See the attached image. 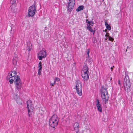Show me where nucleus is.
<instances>
[{
  "instance_id": "6",
  "label": "nucleus",
  "mask_w": 133,
  "mask_h": 133,
  "mask_svg": "<svg viewBox=\"0 0 133 133\" xmlns=\"http://www.w3.org/2000/svg\"><path fill=\"white\" fill-rule=\"evenodd\" d=\"M75 87L77 93L79 96L82 95V84L79 80L77 81Z\"/></svg>"
},
{
  "instance_id": "15",
  "label": "nucleus",
  "mask_w": 133,
  "mask_h": 133,
  "mask_svg": "<svg viewBox=\"0 0 133 133\" xmlns=\"http://www.w3.org/2000/svg\"><path fill=\"white\" fill-rule=\"evenodd\" d=\"M27 50L29 51L31 50V49H32V44L31 42H28L27 43Z\"/></svg>"
},
{
  "instance_id": "16",
  "label": "nucleus",
  "mask_w": 133,
  "mask_h": 133,
  "mask_svg": "<svg viewBox=\"0 0 133 133\" xmlns=\"http://www.w3.org/2000/svg\"><path fill=\"white\" fill-rule=\"evenodd\" d=\"M88 69H89L88 66L86 65H85L83 68L82 72H89L88 71Z\"/></svg>"
},
{
  "instance_id": "37",
  "label": "nucleus",
  "mask_w": 133,
  "mask_h": 133,
  "mask_svg": "<svg viewBox=\"0 0 133 133\" xmlns=\"http://www.w3.org/2000/svg\"><path fill=\"white\" fill-rule=\"evenodd\" d=\"M127 49H126V50H125L126 51V52H127Z\"/></svg>"
},
{
  "instance_id": "5",
  "label": "nucleus",
  "mask_w": 133,
  "mask_h": 133,
  "mask_svg": "<svg viewBox=\"0 0 133 133\" xmlns=\"http://www.w3.org/2000/svg\"><path fill=\"white\" fill-rule=\"evenodd\" d=\"M27 108L28 110V115L29 117L32 115L34 108L33 105L30 100L27 102Z\"/></svg>"
},
{
  "instance_id": "35",
  "label": "nucleus",
  "mask_w": 133,
  "mask_h": 133,
  "mask_svg": "<svg viewBox=\"0 0 133 133\" xmlns=\"http://www.w3.org/2000/svg\"><path fill=\"white\" fill-rule=\"evenodd\" d=\"M17 57V55H15V57Z\"/></svg>"
},
{
  "instance_id": "18",
  "label": "nucleus",
  "mask_w": 133,
  "mask_h": 133,
  "mask_svg": "<svg viewBox=\"0 0 133 133\" xmlns=\"http://www.w3.org/2000/svg\"><path fill=\"white\" fill-rule=\"evenodd\" d=\"M87 29L89 30L91 32H93V34L95 33V31H94L92 29L91 27L89 25L87 24Z\"/></svg>"
},
{
  "instance_id": "28",
  "label": "nucleus",
  "mask_w": 133,
  "mask_h": 133,
  "mask_svg": "<svg viewBox=\"0 0 133 133\" xmlns=\"http://www.w3.org/2000/svg\"><path fill=\"white\" fill-rule=\"evenodd\" d=\"M11 9L12 10V11L13 12H15L16 10L15 6L14 9H12L11 6Z\"/></svg>"
},
{
  "instance_id": "17",
  "label": "nucleus",
  "mask_w": 133,
  "mask_h": 133,
  "mask_svg": "<svg viewBox=\"0 0 133 133\" xmlns=\"http://www.w3.org/2000/svg\"><path fill=\"white\" fill-rule=\"evenodd\" d=\"M17 74V72L15 71H11V74L9 73L8 74H9V76H11V77H14L16 76H17L16 75ZM17 76H18L17 75Z\"/></svg>"
},
{
  "instance_id": "24",
  "label": "nucleus",
  "mask_w": 133,
  "mask_h": 133,
  "mask_svg": "<svg viewBox=\"0 0 133 133\" xmlns=\"http://www.w3.org/2000/svg\"><path fill=\"white\" fill-rule=\"evenodd\" d=\"M56 84V81H54V83H50V85L51 86V87L54 86V85H55Z\"/></svg>"
},
{
  "instance_id": "8",
  "label": "nucleus",
  "mask_w": 133,
  "mask_h": 133,
  "mask_svg": "<svg viewBox=\"0 0 133 133\" xmlns=\"http://www.w3.org/2000/svg\"><path fill=\"white\" fill-rule=\"evenodd\" d=\"M38 57L39 60H41L42 58L46 57V52L44 51H40L38 54Z\"/></svg>"
},
{
  "instance_id": "1",
  "label": "nucleus",
  "mask_w": 133,
  "mask_h": 133,
  "mask_svg": "<svg viewBox=\"0 0 133 133\" xmlns=\"http://www.w3.org/2000/svg\"><path fill=\"white\" fill-rule=\"evenodd\" d=\"M101 94L102 100L105 104H106L108 100L109 96L107 89L105 87H101Z\"/></svg>"
},
{
  "instance_id": "33",
  "label": "nucleus",
  "mask_w": 133,
  "mask_h": 133,
  "mask_svg": "<svg viewBox=\"0 0 133 133\" xmlns=\"http://www.w3.org/2000/svg\"><path fill=\"white\" fill-rule=\"evenodd\" d=\"M105 25L106 26H108V25H109L106 22H105Z\"/></svg>"
},
{
  "instance_id": "20",
  "label": "nucleus",
  "mask_w": 133,
  "mask_h": 133,
  "mask_svg": "<svg viewBox=\"0 0 133 133\" xmlns=\"http://www.w3.org/2000/svg\"><path fill=\"white\" fill-rule=\"evenodd\" d=\"M18 58L17 57H14L13 59V64L15 65L16 64L18 60Z\"/></svg>"
},
{
  "instance_id": "2",
  "label": "nucleus",
  "mask_w": 133,
  "mask_h": 133,
  "mask_svg": "<svg viewBox=\"0 0 133 133\" xmlns=\"http://www.w3.org/2000/svg\"><path fill=\"white\" fill-rule=\"evenodd\" d=\"M58 119L57 115H53L49 121L50 125L51 127L54 128L58 125Z\"/></svg>"
},
{
  "instance_id": "40",
  "label": "nucleus",
  "mask_w": 133,
  "mask_h": 133,
  "mask_svg": "<svg viewBox=\"0 0 133 133\" xmlns=\"http://www.w3.org/2000/svg\"><path fill=\"white\" fill-rule=\"evenodd\" d=\"M113 67H114V66H113Z\"/></svg>"
},
{
  "instance_id": "12",
  "label": "nucleus",
  "mask_w": 133,
  "mask_h": 133,
  "mask_svg": "<svg viewBox=\"0 0 133 133\" xmlns=\"http://www.w3.org/2000/svg\"><path fill=\"white\" fill-rule=\"evenodd\" d=\"M73 127L74 128V130L77 133L78 132L79 129V123L77 122L75 123L73 125Z\"/></svg>"
},
{
  "instance_id": "23",
  "label": "nucleus",
  "mask_w": 133,
  "mask_h": 133,
  "mask_svg": "<svg viewBox=\"0 0 133 133\" xmlns=\"http://www.w3.org/2000/svg\"><path fill=\"white\" fill-rule=\"evenodd\" d=\"M90 52V51L89 49H88L87 50V53L88 55V56L86 57L87 59L89 57V53Z\"/></svg>"
},
{
  "instance_id": "32",
  "label": "nucleus",
  "mask_w": 133,
  "mask_h": 133,
  "mask_svg": "<svg viewBox=\"0 0 133 133\" xmlns=\"http://www.w3.org/2000/svg\"><path fill=\"white\" fill-rule=\"evenodd\" d=\"M118 84L119 86L121 87V85L120 83V81L119 80L118 81Z\"/></svg>"
},
{
  "instance_id": "25",
  "label": "nucleus",
  "mask_w": 133,
  "mask_h": 133,
  "mask_svg": "<svg viewBox=\"0 0 133 133\" xmlns=\"http://www.w3.org/2000/svg\"><path fill=\"white\" fill-rule=\"evenodd\" d=\"M109 40L111 41H113L114 40V39L113 38H112L110 36H109V37L108 38Z\"/></svg>"
},
{
  "instance_id": "21",
  "label": "nucleus",
  "mask_w": 133,
  "mask_h": 133,
  "mask_svg": "<svg viewBox=\"0 0 133 133\" xmlns=\"http://www.w3.org/2000/svg\"><path fill=\"white\" fill-rule=\"evenodd\" d=\"M84 6L83 5L79 6L76 9V11L79 12L82 10H83L84 8Z\"/></svg>"
},
{
  "instance_id": "10",
  "label": "nucleus",
  "mask_w": 133,
  "mask_h": 133,
  "mask_svg": "<svg viewBox=\"0 0 133 133\" xmlns=\"http://www.w3.org/2000/svg\"><path fill=\"white\" fill-rule=\"evenodd\" d=\"M88 72H81V75L85 81H87L89 79V76L88 75Z\"/></svg>"
},
{
  "instance_id": "11",
  "label": "nucleus",
  "mask_w": 133,
  "mask_h": 133,
  "mask_svg": "<svg viewBox=\"0 0 133 133\" xmlns=\"http://www.w3.org/2000/svg\"><path fill=\"white\" fill-rule=\"evenodd\" d=\"M96 107L98 111L100 112H102V107L98 99L96 100Z\"/></svg>"
},
{
  "instance_id": "7",
  "label": "nucleus",
  "mask_w": 133,
  "mask_h": 133,
  "mask_svg": "<svg viewBox=\"0 0 133 133\" xmlns=\"http://www.w3.org/2000/svg\"><path fill=\"white\" fill-rule=\"evenodd\" d=\"M35 5L34 3L29 7L28 12V16L32 17L34 15L36 11Z\"/></svg>"
},
{
  "instance_id": "26",
  "label": "nucleus",
  "mask_w": 133,
  "mask_h": 133,
  "mask_svg": "<svg viewBox=\"0 0 133 133\" xmlns=\"http://www.w3.org/2000/svg\"><path fill=\"white\" fill-rule=\"evenodd\" d=\"M94 22L92 21H90V23L89 24V25L90 26V25L93 26L94 25Z\"/></svg>"
},
{
  "instance_id": "13",
  "label": "nucleus",
  "mask_w": 133,
  "mask_h": 133,
  "mask_svg": "<svg viewBox=\"0 0 133 133\" xmlns=\"http://www.w3.org/2000/svg\"><path fill=\"white\" fill-rule=\"evenodd\" d=\"M42 63L41 62H40L38 64V68L39 69L38 71V74L39 75H40L41 74V71H42Z\"/></svg>"
},
{
  "instance_id": "36",
  "label": "nucleus",
  "mask_w": 133,
  "mask_h": 133,
  "mask_svg": "<svg viewBox=\"0 0 133 133\" xmlns=\"http://www.w3.org/2000/svg\"><path fill=\"white\" fill-rule=\"evenodd\" d=\"M107 39H108V38L107 37L106 38H105V40H107Z\"/></svg>"
},
{
  "instance_id": "27",
  "label": "nucleus",
  "mask_w": 133,
  "mask_h": 133,
  "mask_svg": "<svg viewBox=\"0 0 133 133\" xmlns=\"http://www.w3.org/2000/svg\"><path fill=\"white\" fill-rule=\"evenodd\" d=\"M60 81V79L58 77H56L55 80L54 81Z\"/></svg>"
},
{
  "instance_id": "39",
  "label": "nucleus",
  "mask_w": 133,
  "mask_h": 133,
  "mask_svg": "<svg viewBox=\"0 0 133 133\" xmlns=\"http://www.w3.org/2000/svg\"><path fill=\"white\" fill-rule=\"evenodd\" d=\"M128 47H127V49H128Z\"/></svg>"
},
{
  "instance_id": "22",
  "label": "nucleus",
  "mask_w": 133,
  "mask_h": 133,
  "mask_svg": "<svg viewBox=\"0 0 133 133\" xmlns=\"http://www.w3.org/2000/svg\"><path fill=\"white\" fill-rule=\"evenodd\" d=\"M16 0H11V3L12 5H14L15 6V4L16 3Z\"/></svg>"
},
{
  "instance_id": "34",
  "label": "nucleus",
  "mask_w": 133,
  "mask_h": 133,
  "mask_svg": "<svg viewBox=\"0 0 133 133\" xmlns=\"http://www.w3.org/2000/svg\"><path fill=\"white\" fill-rule=\"evenodd\" d=\"M110 69L111 71H112V67H111L110 68Z\"/></svg>"
},
{
  "instance_id": "29",
  "label": "nucleus",
  "mask_w": 133,
  "mask_h": 133,
  "mask_svg": "<svg viewBox=\"0 0 133 133\" xmlns=\"http://www.w3.org/2000/svg\"><path fill=\"white\" fill-rule=\"evenodd\" d=\"M106 27L109 30H110L111 29V27L109 25H108V26H107Z\"/></svg>"
},
{
  "instance_id": "19",
  "label": "nucleus",
  "mask_w": 133,
  "mask_h": 133,
  "mask_svg": "<svg viewBox=\"0 0 133 133\" xmlns=\"http://www.w3.org/2000/svg\"><path fill=\"white\" fill-rule=\"evenodd\" d=\"M16 101L18 104L21 105L22 104V100L21 98H17Z\"/></svg>"
},
{
  "instance_id": "9",
  "label": "nucleus",
  "mask_w": 133,
  "mask_h": 133,
  "mask_svg": "<svg viewBox=\"0 0 133 133\" xmlns=\"http://www.w3.org/2000/svg\"><path fill=\"white\" fill-rule=\"evenodd\" d=\"M75 3V0H69L68 6V10L70 11L72 9L74 6Z\"/></svg>"
},
{
  "instance_id": "30",
  "label": "nucleus",
  "mask_w": 133,
  "mask_h": 133,
  "mask_svg": "<svg viewBox=\"0 0 133 133\" xmlns=\"http://www.w3.org/2000/svg\"><path fill=\"white\" fill-rule=\"evenodd\" d=\"M86 23L87 24H89L90 23V21H88L87 19H86Z\"/></svg>"
},
{
  "instance_id": "14",
  "label": "nucleus",
  "mask_w": 133,
  "mask_h": 133,
  "mask_svg": "<svg viewBox=\"0 0 133 133\" xmlns=\"http://www.w3.org/2000/svg\"><path fill=\"white\" fill-rule=\"evenodd\" d=\"M7 79H9V81L10 84L12 83L13 81H14V77H11V76H9V74L8 75L7 77Z\"/></svg>"
},
{
  "instance_id": "3",
  "label": "nucleus",
  "mask_w": 133,
  "mask_h": 133,
  "mask_svg": "<svg viewBox=\"0 0 133 133\" xmlns=\"http://www.w3.org/2000/svg\"><path fill=\"white\" fill-rule=\"evenodd\" d=\"M14 83L16 88L18 90L22 87V83L19 76H16L14 78Z\"/></svg>"
},
{
  "instance_id": "31",
  "label": "nucleus",
  "mask_w": 133,
  "mask_h": 133,
  "mask_svg": "<svg viewBox=\"0 0 133 133\" xmlns=\"http://www.w3.org/2000/svg\"><path fill=\"white\" fill-rule=\"evenodd\" d=\"M105 37H109L110 36H109V33H106V34L105 35Z\"/></svg>"
},
{
  "instance_id": "38",
  "label": "nucleus",
  "mask_w": 133,
  "mask_h": 133,
  "mask_svg": "<svg viewBox=\"0 0 133 133\" xmlns=\"http://www.w3.org/2000/svg\"><path fill=\"white\" fill-rule=\"evenodd\" d=\"M75 103H77V102H75Z\"/></svg>"
},
{
  "instance_id": "4",
  "label": "nucleus",
  "mask_w": 133,
  "mask_h": 133,
  "mask_svg": "<svg viewBox=\"0 0 133 133\" xmlns=\"http://www.w3.org/2000/svg\"><path fill=\"white\" fill-rule=\"evenodd\" d=\"M125 77L124 80V87L125 89L126 90V88L127 90L130 88L131 85L130 83V81L129 79V76L128 75V74L127 72H125Z\"/></svg>"
}]
</instances>
